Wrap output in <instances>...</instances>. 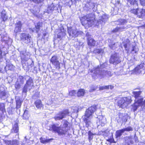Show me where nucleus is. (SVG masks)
Instances as JSON below:
<instances>
[{
    "label": "nucleus",
    "mask_w": 145,
    "mask_h": 145,
    "mask_svg": "<svg viewBox=\"0 0 145 145\" xmlns=\"http://www.w3.org/2000/svg\"><path fill=\"white\" fill-rule=\"evenodd\" d=\"M133 138L132 136H130L127 137L125 138V143L128 145L130 144H133Z\"/></svg>",
    "instance_id": "nucleus-20"
},
{
    "label": "nucleus",
    "mask_w": 145,
    "mask_h": 145,
    "mask_svg": "<svg viewBox=\"0 0 145 145\" xmlns=\"http://www.w3.org/2000/svg\"><path fill=\"white\" fill-rule=\"evenodd\" d=\"M31 12L32 13H33V14L36 16H37L38 15L36 13H34V12H35V11L36 10H30Z\"/></svg>",
    "instance_id": "nucleus-59"
},
{
    "label": "nucleus",
    "mask_w": 145,
    "mask_h": 145,
    "mask_svg": "<svg viewBox=\"0 0 145 145\" xmlns=\"http://www.w3.org/2000/svg\"><path fill=\"white\" fill-rule=\"evenodd\" d=\"M106 63H103L101 64L100 65H98L97 67L94 68L93 72L94 74L96 75V76L99 77L104 75H108L110 74V72L107 71H105L103 69L105 67Z\"/></svg>",
    "instance_id": "nucleus-4"
},
{
    "label": "nucleus",
    "mask_w": 145,
    "mask_h": 145,
    "mask_svg": "<svg viewBox=\"0 0 145 145\" xmlns=\"http://www.w3.org/2000/svg\"><path fill=\"white\" fill-rule=\"evenodd\" d=\"M35 104L37 108H40L42 107V104L41 101L40 100L36 101L35 102Z\"/></svg>",
    "instance_id": "nucleus-29"
},
{
    "label": "nucleus",
    "mask_w": 145,
    "mask_h": 145,
    "mask_svg": "<svg viewBox=\"0 0 145 145\" xmlns=\"http://www.w3.org/2000/svg\"><path fill=\"white\" fill-rule=\"evenodd\" d=\"M85 94L84 90L83 89H80L77 92V95L78 97L83 96Z\"/></svg>",
    "instance_id": "nucleus-33"
},
{
    "label": "nucleus",
    "mask_w": 145,
    "mask_h": 145,
    "mask_svg": "<svg viewBox=\"0 0 145 145\" xmlns=\"http://www.w3.org/2000/svg\"><path fill=\"white\" fill-rule=\"evenodd\" d=\"M22 85V84L17 81L15 83V87L16 89H19L20 88Z\"/></svg>",
    "instance_id": "nucleus-42"
},
{
    "label": "nucleus",
    "mask_w": 145,
    "mask_h": 145,
    "mask_svg": "<svg viewBox=\"0 0 145 145\" xmlns=\"http://www.w3.org/2000/svg\"><path fill=\"white\" fill-rule=\"evenodd\" d=\"M47 34V33H43V36H42V38L43 39H45V36H46Z\"/></svg>",
    "instance_id": "nucleus-62"
},
{
    "label": "nucleus",
    "mask_w": 145,
    "mask_h": 145,
    "mask_svg": "<svg viewBox=\"0 0 145 145\" xmlns=\"http://www.w3.org/2000/svg\"><path fill=\"white\" fill-rule=\"evenodd\" d=\"M7 67H8V70H12L14 69V66L12 64H9L8 65H7L6 67H5V69Z\"/></svg>",
    "instance_id": "nucleus-47"
},
{
    "label": "nucleus",
    "mask_w": 145,
    "mask_h": 145,
    "mask_svg": "<svg viewBox=\"0 0 145 145\" xmlns=\"http://www.w3.org/2000/svg\"><path fill=\"white\" fill-rule=\"evenodd\" d=\"M67 31L70 39L76 37L79 35H82L83 33L82 31H77L72 27H68Z\"/></svg>",
    "instance_id": "nucleus-6"
},
{
    "label": "nucleus",
    "mask_w": 145,
    "mask_h": 145,
    "mask_svg": "<svg viewBox=\"0 0 145 145\" xmlns=\"http://www.w3.org/2000/svg\"><path fill=\"white\" fill-rule=\"evenodd\" d=\"M16 108L18 109L20 108L22 102L19 98H16Z\"/></svg>",
    "instance_id": "nucleus-26"
},
{
    "label": "nucleus",
    "mask_w": 145,
    "mask_h": 145,
    "mask_svg": "<svg viewBox=\"0 0 145 145\" xmlns=\"http://www.w3.org/2000/svg\"><path fill=\"white\" fill-rule=\"evenodd\" d=\"M65 33L62 31L59 33L57 34V38L59 39H61L65 36Z\"/></svg>",
    "instance_id": "nucleus-37"
},
{
    "label": "nucleus",
    "mask_w": 145,
    "mask_h": 145,
    "mask_svg": "<svg viewBox=\"0 0 145 145\" xmlns=\"http://www.w3.org/2000/svg\"><path fill=\"white\" fill-rule=\"evenodd\" d=\"M103 50L102 49H95L93 51V53L95 54H100L103 53Z\"/></svg>",
    "instance_id": "nucleus-34"
},
{
    "label": "nucleus",
    "mask_w": 145,
    "mask_h": 145,
    "mask_svg": "<svg viewBox=\"0 0 145 145\" xmlns=\"http://www.w3.org/2000/svg\"><path fill=\"white\" fill-rule=\"evenodd\" d=\"M95 135V134L92 133L90 131L88 132V138L89 140H92L93 138V135Z\"/></svg>",
    "instance_id": "nucleus-39"
},
{
    "label": "nucleus",
    "mask_w": 145,
    "mask_h": 145,
    "mask_svg": "<svg viewBox=\"0 0 145 145\" xmlns=\"http://www.w3.org/2000/svg\"><path fill=\"white\" fill-rule=\"evenodd\" d=\"M4 43L3 42H0V58L2 57V52L3 51V50H1V49L4 48Z\"/></svg>",
    "instance_id": "nucleus-31"
},
{
    "label": "nucleus",
    "mask_w": 145,
    "mask_h": 145,
    "mask_svg": "<svg viewBox=\"0 0 145 145\" xmlns=\"http://www.w3.org/2000/svg\"><path fill=\"white\" fill-rule=\"evenodd\" d=\"M126 28V27L124 26H121L119 27H117L116 28L114 29L112 32L114 33H116L117 32H120L123 31L124 29Z\"/></svg>",
    "instance_id": "nucleus-22"
},
{
    "label": "nucleus",
    "mask_w": 145,
    "mask_h": 145,
    "mask_svg": "<svg viewBox=\"0 0 145 145\" xmlns=\"http://www.w3.org/2000/svg\"><path fill=\"white\" fill-rule=\"evenodd\" d=\"M5 105L4 103H0V110H1L3 113L5 112Z\"/></svg>",
    "instance_id": "nucleus-35"
},
{
    "label": "nucleus",
    "mask_w": 145,
    "mask_h": 145,
    "mask_svg": "<svg viewBox=\"0 0 145 145\" xmlns=\"http://www.w3.org/2000/svg\"><path fill=\"white\" fill-rule=\"evenodd\" d=\"M123 71V70L121 69L120 70V72L118 74L119 75H122L123 74V73H122V72Z\"/></svg>",
    "instance_id": "nucleus-64"
},
{
    "label": "nucleus",
    "mask_w": 145,
    "mask_h": 145,
    "mask_svg": "<svg viewBox=\"0 0 145 145\" xmlns=\"http://www.w3.org/2000/svg\"><path fill=\"white\" fill-rule=\"evenodd\" d=\"M138 12L137 14L139 18H141L144 16L145 11L144 10H138Z\"/></svg>",
    "instance_id": "nucleus-27"
},
{
    "label": "nucleus",
    "mask_w": 145,
    "mask_h": 145,
    "mask_svg": "<svg viewBox=\"0 0 145 145\" xmlns=\"http://www.w3.org/2000/svg\"><path fill=\"white\" fill-rule=\"evenodd\" d=\"M119 22L120 23L118 24H120L121 25H124L127 23V21L125 20L120 19L118 20L117 22Z\"/></svg>",
    "instance_id": "nucleus-44"
},
{
    "label": "nucleus",
    "mask_w": 145,
    "mask_h": 145,
    "mask_svg": "<svg viewBox=\"0 0 145 145\" xmlns=\"http://www.w3.org/2000/svg\"><path fill=\"white\" fill-rule=\"evenodd\" d=\"M124 130V131H132L133 130V128L131 127H128L126 128L123 129Z\"/></svg>",
    "instance_id": "nucleus-45"
},
{
    "label": "nucleus",
    "mask_w": 145,
    "mask_h": 145,
    "mask_svg": "<svg viewBox=\"0 0 145 145\" xmlns=\"http://www.w3.org/2000/svg\"><path fill=\"white\" fill-rule=\"evenodd\" d=\"M141 103H140V104H137V105H135V103L134 104V106L133 107V110L135 112V111L137 109V108L138 107V106H139L141 105Z\"/></svg>",
    "instance_id": "nucleus-51"
},
{
    "label": "nucleus",
    "mask_w": 145,
    "mask_h": 145,
    "mask_svg": "<svg viewBox=\"0 0 145 145\" xmlns=\"http://www.w3.org/2000/svg\"><path fill=\"white\" fill-rule=\"evenodd\" d=\"M80 19L83 25L88 27L91 26L96 21L95 14L92 13L82 17Z\"/></svg>",
    "instance_id": "nucleus-2"
},
{
    "label": "nucleus",
    "mask_w": 145,
    "mask_h": 145,
    "mask_svg": "<svg viewBox=\"0 0 145 145\" xmlns=\"http://www.w3.org/2000/svg\"><path fill=\"white\" fill-rule=\"evenodd\" d=\"M58 58L56 56H53L50 60V62L55 66L56 68L59 69L60 68V62L58 60Z\"/></svg>",
    "instance_id": "nucleus-13"
},
{
    "label": "nucleus",
    "mask_w": 145,
    "mask_h": 145,
    "mask_svg": "<svg viewBox=\"0 0 145 145\" xmlns=\"http://www.w3.org/2000/svg\"><path fill=\"white\" fill-rule=\"evenodd\" d=\"M108 141L110 143H115V142L114 141V140L113 138L109 139Z\"/></svg>",
    "instance_id": "nucleus-57"
},
{
    "label": "nucleus",
    "mask_w": 145,
    "mask_h": 145,
    "mask_svg": "<svg viewBox=\"0 0 145 145\" xmlns=\"http://www.w3.org/2000/svg\"><path fill=\"white\" fill-rule=\"evenodd\" d=\"M86 36L88 39V44L89 46H94L96 43V41L91 37L90 34L87 33L86 34Z\"/></svg>",
    "instance_id": "nucleus-16"
},
{
    "label": "nucleus",
    "mask_w": 145,
    "mask_h": 145,
    "mask_svg": "<svg viewBox=\"0 0 145 145\" xmlns=\"http://www.w3.org/2000/svg\"><path fill=\"white\" fill-rule=\"evenodd\" d=\"M121 61L120 57L119 54H115L112 55L110 57L109 61L110 63L114 65H116L120 63Z\"/></svg>",
    "instance_id": "nucleus-10"
},
{
    "label": "nucleus",
    "mask_w": 145,
    "mask_h": 145,
    "mask_svg": "<svg viewBox=\"0 0 145 145\" xmlns=\"http://www.w3.org/2000/svg\"><path fill=\"white\" fill-rule=\"evenodd\" d=\"M144 69V64H141L135 67L134 71L136 74H144L145 72Z\"/></svg>",
    "instance_id": "nucleus-15"
},
{
    "label": "nucleus",
    "mask_w": 145,
    "mask_h": 145,
    "mask_svg": "<svg viewBox=\"0 0 145 145\" xmlns=\"http://www.w3.org/2000/svg\"><path fill=\"white\" fill-rule=\"evenodd\" d=\"M124 130L123 129L117 131L116 132V138L120 137L122 135V134L124 133Z\"/></svg>",
    "instance_id": "nucleus-25"
},
{
    "label": "nucleus",
    "mask_w": 145,
    "mask_h": 145,
    "mask_svg": "<svg viewBox=\"0 0 145 145\" xmlns=\"http://www.w3.org/2000/svg\"><path fill=\"white\" fill-rule=\"evenodd\" d=\"M109 89V86H101L99 88V90H103L105 89Z\"/></svg>",
    "instance_id": "nucleus-46"
},
{
    "label": "nucleus",
    "mask_w": 145,
    "mask_h": 145,
    "mask_svg": "<svg viewBox=\"0 0 145 145\" xmlns=\"http://www.w3.org/2000/svg\"><path fill=\"white\" fill-rule=\"evenodd\" d=\"M33 1L36 3L40 4L42 5L43 3L44 0H33Z\"/></svg>",
    "instance_id": "nucleus-41"
},
{
    "label": "nucleus",
    "mask_w": 145,
    "mask_h": 145,
    "mask_svg": "<svg viewBox=\"0 0 145 145\" xmlns=\"http://www.w3.org/2000/svg\"><path fill=\"white\" fill-rule=\"evenodd\" d=\"M4 142L5 144H6V145H13V144H14V142H16V140H13L12 141H11L10 140H6L4 141Z\"/></svg>",
    "instance_id": "nucleus-38"
},
{
    "label": "nucleus",
    "mask_w": 145,
    "mask_h": 145,
    "mask_svg": "<svg viewBox=\"0 0 145 145\" xmlns=\"http://www.w3.org/2000/svg\"><path fill=\"white\" fill-rule=\"evenodd\" d=\"M141 92V91H134L133 92V95L134 96V97L135 98V105H137V104H140L142 102L143 99L140 96Z\"/></svg>",
    "instance_id": "nucleus-11"
},
{
    "label": "nucleus",
    "mask_w": 145,
    "mask_h": 145,
    "mask_svg": "<svg viewBox=\"0 0 145 145\" xmlns=\"http://www.w3.org/2000/svg\"><path fill=\"white\" fill-rule=\"evenodd\" d=\"M109 16L107 14H103L102 16L99 17L98 20L97 21L98 24H101L104 25L105 23L108 20Z\"/></svg>",
    "instance_id": "nucleus-14"
},
{
    "label": "nucleus",
    "mask_w": 145,
    "mask_h": 145,
    "mask_svg": "<svg viewBox=\"0 0 145 145\" xmlns=\"http://www.w3.org/2000/svg\"><path fill=\"white\" fill-rule=\"evenodd\" d=\"M42 22H39L35 25V31L37 33L39 31L41 27H42Z\"/></svg>",
    "instance_id": "nucleus-28"
},
{
    "label": "nucleus",
    "mask_w": 145,
    "mask_h": 145,
    "mask_svg": "<svg viewBox=\"0 0 145 145\" xmlns=\"http://www.w3.org/2000/svg\"><path fill=\"white\" fill-rule=\"evenodd\" d=\"M127 117L128 116L127 115H125V116H124V117H123V118L121 120V121L122 122H127Z\"/></svg>",
    "instance_id": "nucleus-49"
},
{
    "label": "nucleus",
    "mask_w": 145,
    "mask_h": 145,
    "mask_svg": "<svg viewBox=\"0 0 145 145\" xmlns=\"http://www.w3.org/2000/svg\"><path fill=\"white\" fill-rule=\"evenodd\" d=\"M125 115V114L123 113H120L118 115L119 119H117L118 122H121L123 117Z\"/></svg>",
    "instance_id": "nucleus-36"
},
{
    "label": "nucleus",
    "mask_w": 145,
    "mask_h": 145,
    "mask_svg": "<svg viewBox=\"0 0 145 145\" xmlns=\"http://www.w3.org/2000/svg\"><path fill=\"white\" fill-rule=\"evenodd\" d=\"M1 18L3 21H5L7 19V16L6 15V12L5 10H2L1 12Z\"/></svg>",
    "instance_id": "nucleus-24"
},
{
    "label": "nucleus",
    "mask_w": 145,
    "mask_h": 145,
    "mask_svg": "<svg viewBox=\"0 0 145 145\" xmlns=\"http://www.w3.org/2000/svg\"><path fill=\"white\" fill-rule=\"evenodd\" d=\"M138 51V49L135 46L133 47V49L132 50V52L134 51L135 53H136Z\"/></svg>",
    "instance_id": "nucleus-54"
},
{
    "label": "nucleus",
    "mask_w": 145,
    "mask_h": 145,
    "mask_svg": "<svg viewBox=\"0 0 145 145\" xmlns=\"http://www.w3.org/2000/svg\"><path fill=\"white\" fill-rule=\"evenodd\" d=\"M96 105H93L86 110L83 120L86 124V127L89 126L91 123L90 120L92 118V114L96 110Z\"/></svg>",
    "instance_id": "nucleus-3"
},
{
    "label": "nucleus",
    "mask_w": 145,
    "mask_h": 145,
    "mask_svg": "<svg viewBox=\"0 0 145 145\" xmlns=\"http://www.w3.org/2000/svg\"><path fill=\"white\" fill-rule=\"evenodd\" d=\"M29 116V115H27V114H25L24 115V114H23V119L25 120L28 119Z\"/></svg>",
    "instance_id": "nucleus-55"
},
{
    "label": "nucleus",
    "mask_w": 145,
    "mask_h": 145,
    "mask_svg": "<svg viewBox=\"0 0 145 145\" xmlns=\"http://www.w3.org/2000/svg\"><path fill=\"white\" fill-rule=\"evenodd\" d=\"M20 54L23 67L26 68L28 65H26V62L30 58V56L25 52H21Z\"/></svg>",
    "instance_id": "nucleus-9"
},
{
    "label": "nucleus",
    "mask_w": 145,
    "mask_h": 145,
    "mask_svg": "<svg viewBox=\"0 0 145 145\" xmlns=\"http://www.w3.org/2000/svg\"><path fill=\"white\" fill-rule=\"evenodd\" d=\"M24 115L25 114L29 115L28 111L27 110H26L24 111Z\"/></svg>",
    "instance_id": "nucleus-60"
},
{
    "label": "nucleus",
    "mask_w": 145,
    "mask_h": 145,
    "mask_svg": "<svg viewBox=\"0 0 145 145\" xmlns=\"http://www.w3.org/2000/svg\"><path fill=\"white\" fill-rule=\"evenodd\" d=\"M40 142L44 144L49 142L50 141L52 140V139H46L44 138H40Z\"/></svg>",
    "instance_id": "nucleus-30"
},
{
    "label": "nucleus",
    "mask_w": 145,
    "mask_h": 145,
    "mask_svg": "<svg viewBox=\"0 0 145 145\" xmlns=\"http://www.w3.org/2000/svg\"><path fill=\"white\" fill-rule=\"evenodd\" d=\"M103 134L106 136H108V135L109 134V132L108 130H106L105 131H103Z\"/></svg>",
    "instance_id": "nucleus-50"
},
{
    "label": "nucleus",
    "mask_w": 145,
    "mask_h": 145,
    "mask_svg": "<svg viewBox=\"0 0 145 145\" xmlns=\"http://www.w3.org/2000/svg\"><path fill=\"white\" fill-rule=\"evenodd\" d=\"M130 12L135 14H137L138 12V10H131Z\"/></svg>",
    "instance_id": "nucleus-52"
},
{
    "label": "nucleus",
    "mask_w": 145,
    "mask_h": 145,
    "mask_svg": "<svg viewBox=\"0 0 145 145\" xmlns=\"http://www.w3.org/2000/svg\"><path fill=\"white\" fill-rule=\"evenodd\" d=\"M29 78V76H27L24 77L20 76L18 78L17 81L22 85L24 84V81L26 80Z\"/></svg>",
    "instance_id": "nucleus-21"
},
{
    "label": "nucleus",
    "mask_w": 145,
    "mask_h": 145,
    "mask_svg": "<svg viewBox=\"0 0 145 145\" xmlns=\"http://www.w3.org/2000/svg\"><path fill=\"white\" fill-rule=\"evenodd\" d=\"M141 5L143 6H145V0H139Z\"/></svg>",
    "instance_id": "nucleus-56"
},
{
    "label": "nucleus",
    "mask_w": 145,
    "mask_h": 145,
    "mask_svg": "<svg viewBox=\"0 0 145 145\" xmlns=\"http://www.w3.org/2000/svg\"><path fill=\"white\" fill-rule=\"evenodd\" d=\"M22 24L21 22L19 21L16 22L15 24V27L14 30V32L16 33H18L21 31V27Z\"/></svg>",
    "instance_id": "nucleus-18"
},
{
    "label": "nucleus",
    "mask_w": 145,
    "mask_h": 145,
    "mask_svg": "<svg viewBox=\"0 0 145 145\" xmlns=\"http://www.w3.org/2000/svg\"><path fill=\"white\" fill-rule=\"evenodd\" d=\"M131 102V100L129 97H123L121 98L118 101V106L122 108L126 107Z\"/></svg>",
    "instance_id": "nucleus-8"
},
{
    "label": "nucleus",
    "mask_w": 145,
    "mask_h": 145,
    "mask_svg": "<svg viewBox=\"0 0 145 145\" xmlns=\"http://www.w3.org/2000/svg\"><path fill=\"white\" fill-rule=\"evenodd\" d=\"M118 43H115L114 42H112L109 45L110 48L112 49H114L118 47Z\"/></svg>",
    "instance_id": "nucleus-32"
},
{
    "label": "nucleus",
    "mask_w": 145,
    "mask_h": 145,
    "mask_svg": "<svg viewBox=\"0 0 145 145\" xmlns=\"http://www.w3.org/2000/svg\"><path fill=\"white\" fill-rule=\"evenodd\" d=\"M10 96L9 93L6 91L0 90V99L2 100H5L6 99Z\"/></svg>",
    "instance_id": "nucleus-17"
},
{
    "label": "nucleus",
    "mask_w": 145,
    "mask_h": 145,
    "mask_svg": "<svg viewBox=\"0 0 145 145\" xmlns=\"http://www.w3.org/2000/svg\"><path fill=\"white\" fill-rule=\"evenodd\" d=\"M141 105L145 106V100L144 102H143V101H142V102L141 103Z\"/></svg>",
    "instance_id": "nucleus-63"
},
{
    "label": "nucleus",
    "mask_w": 145,
    "mask_h": 145,
    "mask_svg": "<svg viewBox=\"0 0 145 145\" xmlns=\"http://www.w3.org/2000/svg\"><path fill=\"white\" fill-rule=\"evenodd\" d=\"M68 124L67 122H65L62 126H59L56 124L50 125L48 129L56 133H57L59 135H65L67 132V127Z\"/></svg>",
    "instance_id": "nucleus-1"
},
{
    "label": "nucleus",
    "mask_w": 145,
    "mask_h": 145,
    "mask_svg": "<svg viewBox=\"0 0 145 145\" xmlns=\"http://www.w3.org/2000/svg\"><path fill=\"white\" fill-rule=\"evenodd\" d=\"M76 92L74 90H72L69 92V95L70 96H74L76 93Z\"/></svg>",
    "instance_id": "nucleus-48"
},
{
    "label": "nucleus",
    "mask_w": 145,
    "mask_h": 145,
    "mask_svg": "<svg viewBox=\"0 0 145 145\" xmlns=\"http://www.w3.org/2000/svg\"><path fill=\"white\" fill-rule=\"evenodd\" d=\"M129 44H130V42L128 43L127 44V43L125 44H124V46L125 48H127L128 44L129 45Z\"/></svg>",
    "instance_id": "nucleus-61"
},
{
    "label": "nucleus",
    "mask_w": 145,
    "mask_h": 145,
    "mask_svg": "<svg viewBox=\"0 0 145 145\" xmlns=\"http://www.w3.org/2000/svg\"><path fill=\"white\" fill-rule=\"evenodd\" d=\"M54 4L52 3L48 7V8H50V9H51L52 8H54L55 7H54Z\"/></svg>",
    "instance_id": "nucleus-58"
},
{
    "label": "nucleus",
    "mask_w": 145,
    "mask_h": 145,
    "mask_svg": "<svg viewBox=\"0 0 145 145\" xmlns=\"http://www.w3.org/2000/svg\"><path fill=\"white\" fill-rule=\"evenodd\" d=\"M97 118L99 120V124L102 126H103L106 122V119L105 117L103 116H99Z\"/></svg>",
    "instance_id": "nucleus-19"
},
{
    "label": "nucleus",
    "mask_w": 145,
    "mask_h": 145,
    "mask_svg": "<svg viewBox=\"0 0 145 145\" xmlns=\"http://www.w3.org/2000/svg\"><path fill=\"white\" fill-rule=\"evenodd\" d=\"M34 87L33 82L32 78L29 76L26 80V83L22 89L23 93H26L27 90H30Z\"/></svg>",
    "instance_id": "nucleus-5"
},
{
    "label": "nucleus",
    "mask_w": 145,
    "mask_h": 145,
    "mask_svg": "<svg viewBox=\"0 0 145 145\" xmlns=\"http://www.w3.org/2000/svg\"><path fill=\"white\" fill-rule=\"evenodd\" d=\"M90 89L89 90V91L90 92H92L93 91H95L98 88V86H94L93 85L91 86L90 87Z\"/></svg>",
    "instance_id": "nucleus-43"
},
{
    "label": "nucleus",
    "mask_w": 145,
    "mask_h": 145,
    "mask_svg": "<svg viewBox=\"0 0 145 145\" xmlns=\"http://www.w3.org/2000/svg\"><path fill=\"white\" fill-rule=\"evenodd\" d=\"M69 113L68 110H65L56 114L54 116V118L56 120H62L63 118H65L66 115Z\"/></svg>",
    "instance_id": "nucleus-12"
},
{
    "label": "nucleus",
    "mask_w": 145,
    "mask_h": 145,
    "mask_svg": "<svg viewBox=\"0 0 145 145\" xmlns=\"http://www.w3.org/2000/svg\"><path fill=\"white\" fill-rule=\"evenodd\" d=\"M18 131L19 128L18 124L17 123H16L12 126V128L11 130V132L18 134Z\"/></svg>",
    "instance_id": "nucleus-23"
},
{
    "label": "nucleus",
    "mask_w": 145,
    "mask_h": 145,
    "mask_svg": "<svg viewBox=\"0 0 145 145\" xmlns=\"http://www.w3.org/2000/svg\"><path fill=\"white\" fill-rule=\"evenodd\" d=\"M111 2L114 5L119 4L120 3V1L117 0V2H116V0H112Z\"/></svg>",
    "instance_id": "nucleus-53"
},
{
    "label": "nucleus",
    "mask_w": 145,
    "mask_h": 145,
    "mask_svg": "<svg viewBox=\"0 0 145 145\" xmlns=\"http://www.w3.org/2000/svg\"><path fill=\"white\" fill-rule=\"evenodd\" d=\"M20 40L24 43H30L32 38L31 36L29 33H24L20 34Z\"/></svg>",
    "instance_id": "nucleus-7"
},
{
    "label": "nucleus",
    "mask_w": 145,
    "mask_h": 145,
    "mask_svg": "<svg viewBox=\"0 0 145 145\" xmlns=\"http://www.w3.org/2000/svg\"><path fill=\"white\" fill-rule=\"evenodd\" d=\"M137 1L138 0H127L128 3L132 5L135 4H137Z\"/></svg>",
    "instance_id": "nucleus-40"
}]
</instances>
